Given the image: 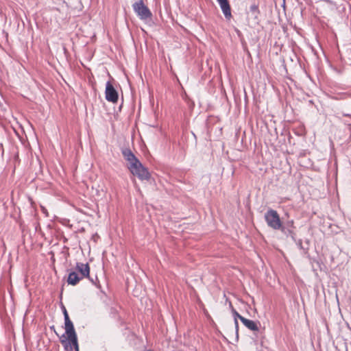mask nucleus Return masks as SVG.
<instances>
[{
    "label": "nucleus",
    "instance_id": "nucleus-9",
    "mask_svg": "<svg viewBox=\"0 0 351 351\" xmlns=\"http://www.w3.org/2000/svg\"><path fill=\"white\" fill-rule=\"evenodd\" d=\"M81 280H82V278L76 271H71L69 274L67 282L69 285L74 286L76 285Z\"/></svg>",
    "mask_w": 351,
    "mask_h": 351
},
{
    "label": "nucleus",
    "instance_id": "nucleus-8",
    "mask_svg": "<svg viewBox=\"0 0 351 351\" xmlns=\"http://www.w3.org/2000/svg\"><path fill=\"white\" fill-rule=\"evenodd\" d=\"M122 154L124 158L129 162V166H133V164H136L139 161L130 149H123Z\"/></svg>",
    "mask_w": 351,
    "mask_h": 351
},
{
    "label": "nucleus",
    "instance_id": "nucleus-15",
    "mask_svg": "<svg viewBox=\"0 0 351 351\" xmlns=\"http://www.w3.org/2000/svg\"><path fill=\"white\" fill-rule=\"evenodd\" d=\"M42 210H43V212L44 213H45V214H46V215L47 216V210H46V208H44V207H42Z\"/></svg>",
    "mask_w": 351,
    "mask_h": 351
},
{
    "label": "nucleus",
    "instance_id": "nucleus-16",
    "mask_svg": "<svg viewBox=\"0 0 351 351\" xmlns=\"http://www.w3.org/2000/svg\"><path fill=\"white\" fill-rule=\"evenodd\" d=\"M147 351H153V350H147Z\"/></svg>",
    "mask_w": 351,
    "mask_h": 351
},
{
    "label": "nucleus",
    "instance_id": "nucleus-7",
    "mask_svg": "<svg viewBox=\"0 0 351 351\" xmlns=\"http://www.w3.org/2000/svg\"><path fill=\"white\" fill-rule=\"evenodd\" d=\"M75 270L80 273V276L82 279L84 278H90V267L88 263H77Z\"/></svg>",
    "mask_w": 351,
    "mask_h": 351
},
{
    "label": "nucleus",
    "instance_id": "nucleus-2",
    "mask_svg": "<svg viewBox=\"0 0 351 351\" xmlns=\"http://www.w3.org/2000/svg\"><path fill=\"white\" fill-rule=\"evenodd\" d=\"M265 219L269 227L274 230H280L282 232H285V227L282 226L276 210L269 209L265 214Z\"/></svg>",
    "mask_w": 351,
    "mask_h": 351
},
{
    "label": "nucleus",
    "instance_id": "nucleus-5",
    "mask_svg": "<svg viewBox=\"0 0 351 351\" xmlns=\"http://www.w3.org/2000/svg\"><path fill=\"white\" fill-rule=\"evenodd\" d=\"M105 97L108 101L114 104L118 101V93L109 81L106 84Z\"/></svg>",
    "mask_w": 351,
    "mask_h": 351
},
{
    "label": "nucleus",
    "instance_id": "nucleus-12",
    "mask_svg": "<svg viewBox=\"0 0 351 351\" xmlns=\"http://www.w3.org/2000/svg\"><path fill=\"white\" fill-rule=\"evenodd\" d=\"M232 313H233V315H234V324H235V327H236V329L237 330H238V327H239V324H238V321H237V319H239L241 320V317H243V316H241L236 310L234 309H232Z\"/></svg>",
    "mask_w": 351,
    "mask_h": 351
},
{
    "label": "nucleus",
    "instance_id": "nucleus-4",
    "mask_svg": "<svg viewBox=\"0 0 351 351\" xmlns=\"http://www.w3.org/2000/svg\"><path fill=\"white\" fill-rule=\"evenodd\" d=\"M128 169L134 176H137L141 180H148L150 178L148 169L140 161L133 164V166H128Z\"/></svg>",
    "mask_w": 351,
    "mask_h": 351
},
{
    "label": "nucleus",
    "instance_id": "nucleus-11",
    "mask_svg": "<svg viewBox=\"0 0 351 351\" xmlns=\"http://www.w3.org/2000/svg\"><path fill=\"white\" fill-rule=\"evenodd\" d=\"M63 314H64V329H68L72 327H74L73 322L69 318V314L65 308L64 306H63Z\"/></svg>",
    "mask_w": 351,
    "mask_h": 351
},
{
    "label": "nucleus",
    "instance_id": "nucleus-14",
    "mask_svg": "<svg viewBox=\"0 0 351 351\" xmlns=\"http://www.w3.org/2000/svg\"><path fill=\"white\" fill-rule=\"evenodd\" d=\"M257 9H258V8H257V6H256V5H252V6L250 7V10H251V11H255V10H256Z\"/></svg>",
    "mask_w": 351,
    "mask_h": 351
},
{
    "label": "nucleus",
    "instance_id": "nucleus-13",
    "mask_svg": "<svg viewBox=\"0 0 351 351\" xmlns=\"http://www.w3.org/2000/svg\"><path fill=\"white\" fill-rule=\"evenodd\" d=\"M285 227V229L287 228L288 231L289 232H291L292 230L291 229H293L294 228V221L293 220H289L286 223H285V226H284Z\"/></svg>",
    "mask_w": 351,
    "mask_h": 351
},
{
    "label": "nucleus",
    "instance_id": "nucleus-10",
    "mask_svg": "<svg viewBox=\"0 0 351 351\" xmlns=\"http://www.w3.org/2000/svg\"><path fill=\"white\" fill-rule=\"evenodd\" d=\"M241 322L243 324V325L245 327H247L250 330L257 331L258 330L257 324L252 320L246 319L245 317H241Z\"/></svg>",
    "mask_w": 351,
    "mask_h": 351
},
{
    "label": "nucleus",
    "instance_id": "nucleus-3",
    "mask_svg": "<svg viewBox=\"0 0 351 351\" xmlns=\"http://www.w3.org/2000/svg\"><path fill=\"white\" fill-rule=\"evenodd\" d=\"M132 8L137 16L145 22L152 21V13L149 8L145 5L143 0L136 1L132 4Z\"/></svg>",
    "mask_w": 351,
    "mask_h": 351
},
{
    "label": "nucleus",
    "instance_id": "nucleus-6",
    "mask_svg": "<svg viewBox=\"0 0 351 351\" xmlns=\"http://www.w3.org/2000/svg\"><path fill=\"white\" fill-rule=\"evenodd\" d=\"M219 5V7L227 20L232 18L231 7L228 0H216Z\"/></svg>",
    "mask_w": 351,
    "mask_h": 351
},
{
    "label": "nucleus",
    "instance_id": "nucleus-1",
    "mask_svg": "<svg viewBox=\"0 0 351 351\" xmlns=\"http://www.w3.org/2000/svg\"><path fill=\"white\" fill-rule=\"evenodd\" d=\"M67 338L63 335L60 337V342L66 350L73 351V347L75 351H79V346L77 343V337L74 327L65 330Z\"/></svg>",
    "mask_w": 351,
    "mask_h": 351
}]
</instances>
